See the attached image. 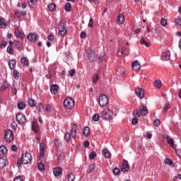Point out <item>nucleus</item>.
<instances>
[{
  "mask_svg": "<svg viewBox=\"0 0 181 181\" xmlns=\"http://www.w3.org/2000/svg\"><path fill=\"white\" fill-rule=\"evenodd\" d=\"M86 56L89 62H95L98 59V54L95 50L93 48H89L86 51Z\"/></svg>",
  "mask_w": 181,
  "mask_h": 181,
  "instance_id": "nucleus-1",
  "label": "nucleus"
},
{
  "mask_svg": "<svg viewBox=\"0 0 181 181\" xmlns=\"http://www.w3.org/2000/svg\"><path fill=\"white\" fill-rule=\"evenodd\" d=\"M64 107L66 110H73L74 108V100L70 97H67L64 101Z\"/></svg>",
  "mask_w": 181,
  "mask_h": 181,
  "instance_id": "nucleus-2",
  "label": "nucleus"
},
{
  "mask_svg": "<svg viewBox=\"0 0 181 181\" xmlns=\"http://www.w3.org/2000/svg\"><path fill=\"white\" fill-rule=\"evenodd\" d=\"M58 32L61 36L67 35V25L63 22H59L58 24Z\"/></svg>",
  "mask_w": 181,
  "mask_h": 181,
  "instance_id": "nucleus-3",
  "label": "nucleus"
},
{
  "mask_svg": "<svg viewBox=\"0 0 181 181\" xmlns=\"http://www.w3.org/2000/svg\"><path fill=\"white\" fill-rule=\"evenodd\" d=\"M4 141L6 142H12L13 141V132L12 130L7 129L5 131Z\"/></svg>",
  "mask_w": 181,
  "mask_h": 181,
  "instance_id": "nucleus-4",
  "label": "nucleus"
},
{
  "mask_svg": "<svg viewBox=\"0 0 181 181\" xmlns=\"http://www.w3.org/2000/svg\"><path fill=\"white\" fill-rule=\"evenodd\" d=\"M21 159L23 165H28V163H30L32 161V155L29 153H23L21 156Z\"/></svg>",
  "mask_w": 181,
  "mask_h": 181,
  "instance_id": "nucleus-5",
  "label": "nucleus"
},
{
  "mask_svg": "<svg viewBox=\"0 0 181 181\" xmlns=\"http://www.w3.org/2000/svg\"><path fill=\"white\" fill-rule=\"evenodd\" d=\"M98 103L100 107H106L108 104V98L107 95L102 94L99 96Z\"/></svg>",
  "mask_w": 181,
  "mask_h": 181,
  "instance_id": "nucleus-6",
  "label": "nucleus"
},
{
  "mask_svg": "<svg viewBox=\"0 0 181 181\" xmlns=\"http://www.w3.org/2000/svg\"><path fill=\"white\" fill-rule=\"evenodd\" d=\"M16 119L20 125L26 124V117L22 113H18L16 116Z\"/></svg>",
  "mask_w": 181,
  "mask_h": 181,
  "instance_id": "nucleus-7",
  "label": "nucleus"
},
{
  "mask_svg": "<svg viewBox=\"0 0 181 181\" xmlns=\"http://www.w3.org/2000/svg\"><path fill=\"white\" fill-rule=\"evenodd\" d=\"M14 35L18 39H21V40H23L25 37V33L21 30V28L19 27H16L15 28V31H14Z\"/></svg>",
  "mask_w": 181,
  "mask_h": 181,
  "instance_id": "nucleus-8",
  "label": "nucleus"
},
{
  "mask_svg": "<svg viewBox=\"0 0 181 181\" xmlns=\"http://www.w3.org/2000/svg\"><path fill=\"white\" fill-rule=\"evenodd\" d=\"M112 115H114V113L110 110L105 109L102 112V117L105 119H111L112 118Z\"/></svg>",
  "mask_w": 181,
  "mask_h": 181,
  "instance_id": "nucleus-9",
  "label": "nucleus"
},
{
  "mask_svg": "<svg viewBox=\"0 0 181 181\" xmlns=\"http://www.w3.org/2000/svg\"><path fill=\"white\" fill-rule=\"evenodd\" d=\"M122 54H124V56H128L129 54V48L128 47L119 48L117 56L121 57Z\"/></svg>",
  "mask_w": 181,
  "mask_h": 181,
  "instance_id": "nucleus-10",
  "label": "nucleus"
},
{
  "mask_svg": "<svg viewBox=\"0 0 181 181\" xmlns=\"http://www.w3.org/2000/svg\"><path fill=\"white\" fill-rule=\"evenodd\" d=\"M45 152H46V143L41 142V143H40V158L45 157Z\"/></svg>",
  "mask_w": 181,
  "mask_h": 181,
  "instance_id": "nucleus-11",
  "label": "nucleus"
},
{
  "mask_svg": "<svg viewBox=\"0 0 181 181\" xmlns=\"http://www.w3.org/2000/svg\"><path fill=\"white\" fill-rule=\"evenodd\" d=\"M32 129L35 134H39V132L40 131V128L39 127V124L37 123V121L36 119H33L32 122Z\"/></svg>",
  "mask_w": 181,
  "mask_h": 181,
  "instance_id": "nucleus-12",
  "label": "nucleus"
},
{
  "mask_svg": "<svg viewBox=\"0 0 181 181\" xmlns=\"http://www.w3.org/2000/svg\"><path fill=\"white\" fill-rule=\"evenodd\" d=\"M161 60L163 62H168L170 60V51H164L161 54Z\"/></svg>",
  "mask_w": 181,
  "mask_h": 181,
  "instance_id": "nucleus-13",
  "label": "nucleus"
},
{
  "mask_svg": "<svg viewBox=\"0 0 181 181\" xmlns=\"http://www.w3.org/2000/svg\"><path fill=\"white\" fill-rule=\"evenodd\" d=\"M50 93L53 95H56L59 93V86L57 84H52L50 86Z\"/></svg>",
  "mask_w": 181,
  "mask_h": 181,
  "instance_id": "nucleus-14",
  "label": "nucleus"
},
{
  "mask_svg": "<svg viewBox=\"0 0 181 181\" xmlns=\"http://www.w3.org/2000/svg\"><path fill=\"white\" fill-rule=\"evenodd\" d=\"M121 172H123V173H125V172H128L129 170V164L128 163V161L124 160L122 163V167L120 169Z\"/></svg>",
  "mask_w": 181,
  "mask_h": 181,
  "instance_id": "nucleus-15",
  "label": "nucleus"
},
{
  "mask_svg": "<svg viewBox=\"0 0 181 181\" xmlns=\"http://www.w3.org/2000/svg\"><path fill=\"white\" fill-rule=\"evenodd\" d=\"M135 93H136V95H137V97L140 98H144V94H145V91L144 90L143 88H137L135 90Z\"/></svg>",
  "mask_w": 181,
  "mask_h": 181,
  "instance_id": "nucleus-16",
  "label": "nucleus"
},
{
  "mask_svg": "<svg viewBox=\"0 0 181 181\" xmlns=\"http://www.w3.org/2000/svg\"><path fill=\"white\" fill-rule=\"evenodd\" d=\"M54 175L56 177L60 176L63 173V169L60 167H57L53 170Z\"/></svg>",
  "mask_w": 181,
  "mask_h": 181,
  "instance_id": "nucleus-17",
  "label": "nucleus"
},
{
  "mask_svg": "<svg viewBox=\"0 0 181 181\" xmlns=\"http://www.w3.org/2000/svg\"><path fill=\"white\" fill-rule=\"evenodd\" d=\"M27 39L29 40V42H36V39H37V33H30Z\"/></svg>",
  "mask_w": 181,
  "mask_h": 181,
  "instance_id": "nucleus-18",
  "label": "nucleus"
},
{
  "mask_svg": "<svg viewBox=\"0 0 181 181\" xmlns=\"http://www.w3.org/2000/svg\"><path fill=\"white\" fill-rule=\"evenodd\" d=\"M139 112L141 115L145 116L148 115V107L146 106L143 105L139 107Z\"/></svg>",
  "mask_w": 181,
  "mask_h": 181,
  "instance_id": "nucleus-19",
  "label": "nucleus"
},
{
  "mask_svg": "<svg viewBox=\"0 0 181 181\" xmlns=\"http://www.w3.org/2000/svg\"><path fill=\"white\" fill-rule=\"evenodd\" d=\"M6 162L8 161L6 156L0 158V169H3V168L6 166Z\"/></svg>",
  "mask_w": 181,
  "mask_h": 181,
  "instance_id": "nucleus-20",
  "label": "nucleus"
},
{
  "mask_svg": "<svg viewBox=\"0 0 181 181\" xmlns=\"http://www.w3.org/2000/svg\"><path fill=\"white\" fill-rule=\"evenodd\" d=\"M124 22H125V17L124 16V14H119L117 18V23H118V25H122Z\"/></svg>",
  "mask_w": 181,
  "mask_h": 181,
  "instance_id": "nucleus-21",
  "label": "nucleus"
},
{
  "mask_svg": "<svg viewBox=\"0 0 181 181\" xmlns=\"http://www.w3.org/2000/svg\"><path fill=\"white\" fill-rule=\"evenodd\" d=\"M8 66L11 70H13L16 67V59H11L8 62Z\"/></svg>",
  "mask_w": 181,
  "mask_h": 181,
  "instance_id": "nucleus-22",
  "label": "nucleus"
},
{
  "mask_svg": "<svg viewBox=\"0 0 181 181\" xmlns=\"http://www.w3.org/2000/svg\"><path fill=\"white\" fill-rule=\"evenodd\" d=\"M6 26H8V24L5 21V18H0V29H6Z\"/></svg>",
  "mask_w": 181,
  "mask_h": 181,
  "instance_id": "nucleus-23",
  "label": "nucleus"
},
{
  "mask_svg": "<svg viewBox=\"0 0 181 181\" xmlns=\"http://www.w3.org/2000/svg\"><path fill=\"white\" fill-rule=\"evenodd\" d=\"M132 69L135 71H138V70H139L141 69V64H139V62H138L137 61L133 62Z\"/></svg>",
  "mask_w": 181,
  "mask_h": 181,
  "instance_id": "nucleus-24",
  "label": "nucleus"
},
{
  "mask_svg": "<svg viewBox=\"0 0 181 181\" xmlns=\"http://www.w3.org/2000/svg\"><path fill=\"white\" fill-rule=\"evenodd\" d=\"M139 43H140V45H144V46H146V47H151V43L146 42V40L144 37H141L140 39Z\"/></svg>",
  "mask_w": 181,
  "mask_h": 181,
  "instance_id": "nucleus-25",
  "label": "nucleus"
},
{
  "mask_svg": "<svg viewBox=\"0 0 181 181\" xmlns=\"http://www.w3.org/2000/svg\"><path fill=\"white\" fill-rule=\"evenodd\" d=\"M0 152L3 155H6L8 153V148L4 145L0 146Z\"/></svg>",
  "mask_w": 181,
  "mask_h": 181,
  "instance_id": "nucleus-26",
  "label": "nucleus"
},
{
  "mask_svg": "<svg viewBox=\"0 0 181 181\" xmlns=\"http://www.w3.org/2000/svg\"><path fill=\"white\" fill-rule=\"evenodd\" d=\"M102 153H103V156H105V158H108L111 156V153H110V151L107 148H104L103 150Z\"/></svg>",
  "mask_w": 181,
  "mask_h": 181,
  "instance_id": "nucleus-27",
  "label": "nucleus"
},
{
  "mask_svg": "<svg viewBox=\"0 0 181 181\" xmlns=\"http://www.w3.org/2000/svg\"><path fill=\"white\" fill-rule=\"evenodd\" d=\"M21 63L23 66H29V59L26 57H23L21 58Z\"/></svg>",
  "mask_w": 181,
  "mask_h": 181,
  "instance_id": "nucleus-28",
  "label": "nucleus"
},
{
  "mask_svg": "<svg viewBox=\"0 0 181 181\" xmlns=\"http://www.w3.org/2000/svg\"><path fill=\"white\" fill-rule=\"evenodd\" d=\"M83 134L84 136H88L90 135V127H85L83 129Z\"/></svg>",
  "mask_w": 181,
  "mask_h": 181,
  "instance_id": "nucleus-29",
  "label": "nucleus"
},
{
  "mask_svg": "<svg viewBox=\"0 0 181 181\" xmlns=\"http://www.w3.org/2000/svg\"><path fill=\"white\" fill-rule=\"evenodd\" d=\"M9 87V83H8L7 81H4L1 86V91H4V90H6Z\"/></svg>",
  "mask_w": 181,
  "mask_h": 181,
  "instance_id": "nucleus-30",
  "label": "nucleus"
},
{
  "mask_svg": "<svg viewBox=\"0 0 181 181\" xmlns=\"http://www.w3.org/2000/svg\"><path fill=\"white\" fill-rule=\"evenodd\" d=\"M13 45L15 47L18 49V50H21V49H22V43H21V42L16 40L13 42Z\"/></svg>",
  "mask_w": 181,
  "mask_h": 181,
  "instance_id": "nucleus-31",
  "label": "nucleus"
},
{
  "mask_svg": "<svg viewBox=\"0 0 181 181\" xmlns=\"http://www.w3.org/2000/svg\"><path fill=\"white\" fill-rule=\"evenodd\" d=\"M17 107L18 110H25L26 108V104L25 102H20L18 105Z\"/></svg>",
  "mask_w": 181,
  "mask_h": 181,
  "instance_id": "nucleus-32",
  "label": "nucleus"
},
{
  "mask_svg": "<svg viewBox=\"0 0 181 181\" xmlns=\"http://www.w3.org/2000/svg\"><path fill=\"white\" fill-rule=\"evenodd\" d=\"M74 179H76V176L74 175V173H71L67 177L66 180L67 181H74Z\"/></svg>",
  "mask_w": 181,
  "mask_h": 181,
  "instance_id": "nucleus-33",
  "label": "nucleus"
},
{
  "mask_svg": "<svg viewBox=\"0 0 181 181\" xmlns=\"http://www.w3.org/2000/svg\"><path fill=\"white\" fill-rule=\"evenodd\" d=\"M70 135L74 139H76V136H77V131L76 130V129L72 128L71 129Z\"/></svg>",
  "mask_w": 181,
  "mask_h": 181,
  "instance_id": "nucleus-34",
  "label": "nucleus"
},
{
  "mask_svg": "<svg viewBox=\"0 0 181 181\" xmlns=\"http://www.w3.org/2000/svg\"><path fill=\"white\" fill-rule=\"evenodd\" d=\"M93 84H97V82L100 80V76L95 74L93 76Z\"/></svg>",
  "mask_w": 181,
  "mask_h": 181,
  "instance_id": "nucleus-35",
  "label": "nucleus"
},
{
  "mask_svg": "<svg viewBox=\"0 0 181 181\" xmlns=\"http://www.w3.org/2000/svg\"><path fill=\"white\" fill-rule=\"evenodd\" d=\"M167 142L170 148H175V141H173V139L170 137L169 139L167 140Z\"/></svg>",
  "mask_w": 181,
  "mask_h": 181,
  "instance_id": "nucleus-36",
  "label": "nucleus"
},
{
  "mask_svg": "<svg viewBox=\"0 0 181 181\" xmlns=\"http://www.w3.org/2000/svg\"><path fill=\"white\" fill-rule=\"evenodd\" d=\"M154 86L156 87V88H160V87H162V81L160 80L155 81Z\"/></svg>",
  "mask_w": 181,
  "mask_h": 181,
  "instance_id": "nucleus-37",
  "label": "nucleus"
},
{
  "mask_svg": "<svg viewBox=\"0 0 181 181\" xmlns=\"http://www.w3.org/2000/svg\"><path fill=\"white\" fill-rule=\"evenodd\" d=\"M43 103L42 102H40L37 106V111H39V112H42V111H43Z\"/></svg>",
  "mask_w": 181,
  "mask_h": 181,
  "instance_id": "nucleus-38",
  "label": "nucleus"
},
{
  "mask_svg": "<svg viewBox=\"0 0 181 181\" xmlns=\"http://www.w3.org/2000/svg\"><path fill=\"white\" fill-rule=\"evenodd\" d=\"M28 105H30V107H35V105H36V101L33 98H30L28 100Z\"/></svg>",
  "mask_w": 181,
  "mask_h": 181,
  "instance_id": "nucleus-39",
  "label": "nucleus"
},
{
  "mask_svg": "<svg viewBox=\"0 0 181 181\" xmlns=\"http://www.w3.org/2000/svg\"><path fill=\"white\" fill-rule=\"evenodd\" d=\"M70 138H71V136L70 133L66 132L64 134L65 141H66V142H70Z\"/></svg>",
  "mask_w": 181,
  "mask_h": 181,
  "instance_id": "nucleus-40",
  "label": "nucleus"
},
{
  "mask_svg": "<svg viewBox=\"0 0 181 181\" xmlns=\"http://www.w3.org/2000/svg\"><path fill=\"white\" fill-rule=\"evenodd\" d=\"M48 9L49 11H51V12H53L54 9H56V4L52 3L48 5Z\"/></svg>",
  "mask_w": 181,
  "mask_h": 181,
  "instance_id": "nucleus-41",
  "label": "nucleus"
},
{
  "mask_svg": "<svg viewBox=\"0 0 181 181\" xmlns=\"http://www.w3.org/2000/svg\"><path fill=\"white\" fill-rule=\"evenodd\" d=\"M64 9L66 12H70L71 11V4H70V3H66Z\"/></svg>",
  "mask_w": 181,
  "mask_h": 181,
  "instance_id": "nucleus-42",
  "label": "nucleus"
},
{
  "mask_svg": "<svg viewBox=\"0 0 181 181\" xmlns=\"http://www.w3.org/2000/svg\"><path fill=\"white\" fill-rule=\"evenodd\" d=\"M45 111H47V112H52V104H46L45 105Z\"/></svg>",
  "mask_w": 181,
  "mask_h": 181,
  "instance_id": "nucleus-43",
  "label": "nucleus"
},
{
  "mask_svg": "<svg viewBox=\"0 0 181 181\" xmlns=\"http://www.w3.org/2000/svg\"><path fill=\"white\" fill-rule=\"evenodd\" d=\"M176 26H181V16H178L175 21Z\"/></svg>",
  "mask_w": 181,
  "mask_h": 181,
  "instance_id": "nucleus-44",
  "label": "nucleus"
},
{
  "mask_svg": "<svg viewBox=\"0 0 181 181\" xmlns=\"http://www.w3.org/2000/svg\"><path fill=\"white\" fill-rule=\"evenodd\" d=\"M95 156H97V153H95V151H92L89 154V159L93 160L95 158Z\"/></svg>",
  "mask_w": 181,
  "mask_h": 181,
  "instance_id": "nucleus-45",
  "label": "nucleus"
},
{
  "mask_svg": "<svg viewBox=\"0 0 181 181\" xmlns=\"http://www.w3.org/2000/svg\"><path fill=\"white\" fill-rule=\"evenodd\" d=\"M95 170V165L94 164H91L89 165V168H88V173H92L93 171H94Z\"/></svg>",
  "mask_w": 181,
  "mask_h": 181,
  "instance_id": "nucleus-46",
  "label": "nucleus"
},
{
  "mask_svg": "<svg viewBox=\"0 0 181 181\" xmlns=\"http://www.w3.org/2000/svg\"><path fill=\"white\" fill-rule=\"evenodd\" d=\"M36 2H37V0H28V3L30 6H35V5H36Z\"/></svg>",
  "mask_w": 181,
  "mask_h": 181,
  "instance_id": "nucleus-47",
  "label": "nucleus"
},
{
  "mask_svg": "<svg viewBox=\"0 0 181 181\" xmlns=\"http://www.w3.org/2000/svg\"><path fill=\"white\" fill-rule=\"evenodd\" d=\"M92 119L93 121H94L95 122H97V121H98L100 119V115L98 114H95L93 117H92Z\"/></svg>",
  "mask_w": 181,
  "mask_h": 181,
  "instance_id": "nucleus-48",
  "label": "nucleus"
},
{
  "mask_svg": "<svg viewBox=\"0 0 181 181\" xmlns=\"http://www.w3.org/2000/svg\"><path fill=\"white\" fill-rule=\"evenodd\" d=\"M7 53H8V54H13V49H12L11 46H8L7 47V49H6Z\"/></svg>",
  "mask_w": 181,
  "mask_h": 181,
  "instance_id": "nucleus-49",
  "label": "nucleus"
},
{
  "mask_svg": "<svg viewBox=\"0 0 181 181\" xmlns=\"http://www.w3.org/2000/svg\"><path fill=\"white\" fill-rule=\"evenodd\" d=\"M160 25L162 26H166V25H168V21L166 20V18H161Z\"/></svg>",
  "mask_w": 181,
  "mask_h": 181,
  "instance_id": "nucleus-50",
  "label": "nucleus"
},
{
  "mask_svg": "<svg viewBox=\"0 0 181 181\" xmlns=\"http://www.w3.org/2000/svg\"><path fill=\"white\" fill-rule=\"evenodd\" d=\"M37 168L39 170H45V164H43V163H39L37 165Z\"/></svg>",
  "mask_w": 181,
  "mask_h": 181,
  "instance_id": "nucleus-51",
  "label": "nucleus"
},
{
  "mask_svg": "<svg viewBox=\"0 0 181 181\" xmlns=\"http://www.w3.org/2000/svg\"><path fill=\"white\" fill-rule=\"evenodd\" d=\"M7 45H8V41H5L4 40L0 45L1 49H5Z\"/></svg>",
  "mask_w": 181,
  "mask_h": 181,
  "instance_id": "nucleus-52",
  "label": "nucleus"
},
{
  "mask_svg": "<svg viewBox=\"0 0 181 181\" xmlns=\"http://www.w3.org/2000/svg\"><path fill=\"white\" fill-rule=\"evenodd\" d=\"M13 76L16 80H18V78H19V72L17 70H14Z\"/></svg>",
  "mask_w": 181,
  "mask_h": 181,
  "instance_id": "nucleus-53",
  "label": "nucleus"
},
{
  "mask_svg": "<svg viewBox=\"0 0 181 181\" xmlns=\"http://www.w3.org/2000/svg\"><path fill=\"white\" fill-rule=\"evenodd\" d=\"M133 115L136 118H138L139 117H141V112L139 110H134L133 111Z\"/></svg>",
  "mask_w": 181,
  "mask_h": 181,
  "instance_id": "nucleus-54",
  "label": "nucleus"
},
{
  "mask_svg": "<svg viewBox=\"0 0 181 181\" xmlns=\"http://www.w3.org/2000/svg\"><path fill=\"white\" fill-rule=\"evenodd\" d=\"M120 172H121V170H119V168H115L112 170L113 175H115V176H117V175H119Z\"/></svg>",
  "mask_w": 181,
  "mask_h": 181,
  "instance_id": "nucleus-55",
  "label": "nucleus"
},
{
  "mask_svg": "<svg viewBox=\"0 0 181 181\" xmlns=\"http://www.w3.org/2000/svg\"><path fill=\"white\" fill-rule=\"evenodd\" d=\"M169 108H170V104L166 103L163 107L164 112H166L169 110Z\"/></svg>",
  "mask_w": 181,
  "mask_h": 181,
  "instance_id": "nucleus-56",
  "label": "nucleus"
},
{
  "mask_svg": "<svg viewBox=\"0 0 181 181\" xmlns=\"http://www.w3.org/2000/svg\"><path fill=\"white\" fill-rule=\"evenodd\" d=\"M93 26H94V19L90 18L88 23V28H93Z\"/></svg>",
  "mask_w": 181,
  "mask_h": 181,
  "instance_id": "nucleus-57",
  "label": "nucleus"
},
{
  "mask_svg": "<svg viewBox=\"0 0 181 181\" xmlns=\"http://www.w3.org/2000/svg\"><path fill=\"white\" fill-rule=\"evenodd\" d=\"M164 162H165V165H172L173 163L172 160H170L169 158H165Z\"/></svg>",
  "mask_w": 181,
  "mask_h": 181,
  "instance_id": "nucleus-58",
  "label": "nucleus"
},
{
  "mask_svg": "<svg viewBox=\"0 0 181 181\" xmlns=\"http://www.w3.org/2000/svg\"><path fill=\"white\" fill-rule=\"evenodd\" d=\"M153 125L155 126V127H159L160 125V119H156V120H154V122H153Z\"/></svg>",
  "mask_w": 181,
  "mask_h": 181,
  "instance_id": "nucleus-59",
  "label": "nucleus"
},
{
  "mask_svg": "<svg viewBox=\"0 0 181 181\" xmlns=\"http://www.w3.org/2000/svg\"><path fill=\"white\" fill-rule=\"evenodd\" d=\"M98 60H99L100 63H102V62H104V60H105V57H104V54H102L99 56Z\"/></svg>",
  "mask_w": 181,
  "mask_h": 181,
  "instance_id": "nucleus-60",
  "label": "nucleus"
},
{
  "mask_svg": "<svg viewBox=\"0 0 181 181\" xmlns=\"http://www.w3.org/2000/svg\"><path fill=\"white\" fill-rule=\"evenodd\" d=\"M69 76H71V77H73L74 76V74H76V69L69 70Z\"/></svg>",
  "mask_w": 181,
  "mask_h": 181,
  "instance_id": "nucleus-61",
  "label": "nucleus"
},
{
  "mask_svg": "<svg viewBox=\"0 0 181 181\" xmlns=\"http://www.w3.org/2000/svg\"><path fill=\"white\" fill-rule=\"evenodd\" d=\"M13 181H23V177L22 176L16 177Z\"/></svg>",
  "mask_w": 181,
  "mask_h": 181,
  "instance_id": "nucleus-62",
  "label": "nucleus"
},
{
  "mask_svg": "<svg viewBox=\"0 0 181 181\" xmlns=\"http://www.w3.org/2000/svg\"><path fill=\"white\" fill-rule=\"evenodd\" d=\"M132 124V125H136L138 124V118L136 117L133 118Z\"/></svg>",
  "mask_w": 181,
  "mask_h": 181,
  "instance_id": "nucleus-63",
  "label": "nucleus"
},
{
  "mask_svg": "<svg viewBox=\"0 0 181 181\" xmlns=\"http://www.w3.org/2000/svg\"><path fill=\"white\" fill-rule=\"evenodd\" d=\"M54 144L55 146H57V148H59V146H60V143L59 141V139H55L54 141Z\"/></svg>",
  "mask_w": 181,
  "mask_h": 181,
  "instance_id": "nucleus-64",
  "label": "nucleus"
}]
</instances>
